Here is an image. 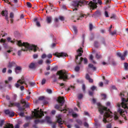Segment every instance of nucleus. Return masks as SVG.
Returning a JSON list of instances; mask_svg holds the SVG:
<instances>
[{"mask_svg":"<svg viewBox=\"0 0 128 128\" xmlns=\"http://www.w3.org/2000/svg\"><path fill=\"white\" fill-rule=\"evenodd\" d=\"M16 64H17L14 61L9 62L7 65V67L11 68L13 67L16 66Z\"/></svg>","mask_w":128,"mask_h":128,"instance_id":"nucleus-15","label":"nucleus"},{"mask_svg":"<svg viewBox=\"0 0 128 128\" xmlns=\"http://www.w3.org/2000/svg\"><path fill=\"white\" fill-rule=\"evenodd\" d=\"M10 116L12 117L14 115V112H10V113L9 114Z\"/></svg>","mask_w":128,"mask_h":128,"instance_id":"nucleus-39","label":"nucleus"},{"mask_svg":"<svg viewBox=\"0 0 128 128\" xmlns=\"http://www.w3.org/2000/svg\"><path fill=\"white\" fill-rule=\"evenodd\" d=\"M76 121L80 125H81L82 124V121L80 120H77Z\"/></svg>","mask_w":128,"mask_h":128,"instance_id":"nucleus-37","label":"nucleus"},{"mask_svg":"<svg viewBox=\"0 0 128 128\" xmlns=\"http://www.w3.org/2000/svg\"><path fill=\"white\" fill-rule=\"evenodd\" d=\"M101 96H103V98H102V99H105L106 97V95L104 94H101Z\"/></svg>","mask_w":128,"mask_h":128,"instance_id":"nucleus-49","label":"nucleus"},{"mask_svg":"<svg viewBox=\"0 0 128 128\" xmlns=\"http://www.w3.org/2000/svg\"><path fill=\"white\" fill-rule=\"evenodd\" d=\"M124 67L125 70H127L128 68V64L126 62L124 63Z\"/></svg>","mask_w":128,"mask_h":128,"instance_id":"nucleus-30","label":"nucleus"},{"mask_svg":"<svg viewBox=\"0 0 128 128\" xmlns=\"http://www.w3.org/2000/svg\"><path fill=\"white\" fill-rule=\"evenodd\" d=\"M57 74L59 75V79H63L64 80L68 78L67 73L66 71L60 70L57 72Z\"/></svg>","mask_w":128,"mask_h":128,"instance_id":"nucleus-9","label":"nucleus"},{"mask_svg":"<svg viewBox=\"0 0 128 128\" xmlns=\"http://www.w3.org/2000/svg\"><path fill=\"white\" fill-rule=\"evenodd\" d=\"M94 121L96 122L95 124V126H98V120L97 119H94Z\"/></svg>","mask_w":128,"mask_h":128,"instance_id":"nucleus-48","label":"nucleus"},{"mask_svg":"<svg viewBox=\"0 0 128 128\" xmlns=\"http://www.w3.org/2000/svg\"><path fill=\"white\" fill-rule=\"evenodd\" d=\"M39 108L36 109H34V111H32V113H34V116L36 118H40L44 116L43 114V111H42V109H40V110H38Z\"/></svg>","mask_w":128,"mask_h":128,"instance_id":"nucleus-8","label":"nucleus"},{"mask_svg":"<svg viewBox=\"0 0 128 128\" xmlns=\"http://www.w3.org/2000/svg\"><path fill=\"white\" fill-rule=\"evenodd\" d=\"M29 123H27L26 124L24 125V128H26L28 126Z\"/></svg>","mask_w":128,"mask_h":128,"instance_id":"nucleus-58","label":"nucleus"},{"mask_svg":"<svg viewBox=\"0 0 128 128\" xmlns=\"http://www.w3.org/2000/svg\"><path fill=\"white\" fill-rule=\"evenodd\" d=\"M59 19L61 21H64V17L62 16H60L59 17Z\"/></svg>","mask_w":128,"mask_h":128,"instance_id":"nucleus-55","label":"nucleus"},{"mask_svg":"<svg viewBox=\"0 0 128 128\" xmlns=\"http://www.w3.org/2000/svg\"><path fill=\"white\" fill-rule=\"evenodd\" d=\"M96 57L98 59L101 57V56L100 55H98L97 53H96Z\"/></svg>","mask_w":128,"mask_h":128,"instance_id":"nucleus-51","label":"nucleus"},{"mask_svg":"<svg viewBox=\"0 0 128 128\" xmlns=\"http://www.w3.org/2000/svg\"><path fill=\"white\" fill-rule=\"evenodd\" d=\"M53 55L54 56H56L58 58H60V57H66L68 56L64 52L58 53V52H56Z\"/></svg>","mask_w":128,"mask_h":128,"instance_id":"nucleus-13","label":"nucleus"},{"mask_svg":"<svg viewBox=\"0 0 128 128\" xmlns=\"http://www.w3.org/2000/svg\"><path fill=\"white\" fill-rule=\"evenodd\" d=\"M16 44L19 46H23L24 48V49L22 48L21 50L18 51V56L21 55L22 51H27L28 50H33L35 52L37 51L38 49V48L36 46L34 45L30 44L27 42H23L22 43L21 40L17 41Z\"/></svg>","mask_w":128,"mask_h":128,"instance_id":"nucleus-3","label":"nucleus"},{"mask_svg":"<svg viewBox=\"0 0 128 128\" xmlns=\"http://www.w3.org/2000/svg\"><path fill=\"white\" fill-rule=\"evenodd\" d=\"M7 40L8 42H10L13 44H14V42H16V44L17 40H15L14 39V40H11V38L10 37H8L7 38Z\"/></svg>","mask_w":128,"mask_h":128,"instance_id":"nucleus-21","label":"nucleus"},{"mask_svg":"<svg viewBox=\"0 0 128 128\" xmlns=\"http://www.w3.org/2000/svg\"><path fill=\"white\" fill-rule=\"evenodd\" d=\"M21 103L22 104H24L22 107L20 106V104L18 103H13L11 102H10V104L9 105V107H12L14 106H16L20 111H23L26 108H28L29 106V104L28 102L27 103L24 100H22L21 101Z\"/></svg>","mask_w":128,"mask_h":128,"instance_id":"nucleus-5","label":"nucleus"},{"mask_svg":"<svg viewBox=\"0 0 128 128\" xmlns=\"http://www.w3.org/2000/svg\"><path fill=\"white\" fill-rule=\"evenodd\" d=\"M98 42L97 41H96L94 42V46L95 47L97 48L98 47Z\"/></svg>","mask_w":128,"mask_h":128,"instance_id":"nucleus-53","label":"nucleus"},{"mask_svg":"<svg viewBox=\"0 0 128 128\" xmlns=\"http://www.w3.org/2000/svg\"><path fill=\"white\" fill-rule=\"evenodd\" d=\"M26 4L28 8H30L32 7V4H31L29 2H26Z\"/></svg>","mask_w":128,"mask_h":128,"instance_id":"nucleus-36","label":"nucleus"},{"mask_svg":"<svg viewBox=\"0 0 128 128\" xmlns=\"http://www.w3.org/2000/svg\"><path fill=\"white\" fill-rule=\"evenodd\" d=\"M84 16H86V17L87 16H86V14H80V15L79 16V18H77V20H80V18H81L82 17H84Z\"/></svg>","mask_w":128,"mask_h":128,"instance_id":"nucleus-28","label":"nucleus"},{"mask_svg":"<svg viewBox=\"0 0 128 128\" xmlns=\"http://www.w3.org/2000/svg\"><path fill=\"white\" fill-rule=\"evenodd\" d=\"M43 60H38V64H42L43 62Z\"/></svg>","mask_w":128,"mask_h":128,"instance_id":"nucleus-33","label":"nucleus"},{"mask_svg":"<svg viewBox=\"0 0 128 128\" xmlns=\"http://www.w3.org/2000/svg\"><path fill=\"white\" fill-rule=\"evenodd\" d=\"M46 57V55L44 54H43L42 56L41 57L42 58H44Z\"/></svg>","mask_w":128,"mask_h":128,"instance_id":"nucleus-59","label":"nucleus"},{"mask_svg":"<svg viewBox=\"0 0 128 128\" xmlns=\"http://www.w3.org/2000/svg\"><path fill=\"white\" fill-rule=\"evenodd\" d=\"M10 112L9 110L8 109L6 110L5 111V113L6 114H9L10 113Z\"/></svg>","mask_w":128,"mask_h":128,"instance_id":"nucleus-38","label":"nucleus"},{"mask_svg":"<svg viewBox=\"0 0 128 128\" xmlns=\"http://www.w3.org/2000/svg\"><path fill=\"white\" fill-rule=\"evenodd\" d=\"M46 82V80L44 78H43L42 81V84L43 85Z\"/></svg>","mask_w":128,"mask_h":128,"instance_id":"nucleus-47","label":"nucleus"},{"mask_svg":"<svg viewBox=\"0 0 128 128\" xmlns=\"http://www.w3.org/2000/svg\"><path fill=\"white\" fill-rule=\"evenodd\" d=\"M127 54V51H125L123 55H122L121 54L120 52H118L117 53V55L119 57H120L121 59L123 60H124V57L126 56Z\"/></svg>","mask_w":128,"mask_h":128,"instance_id":"nucleus-16","label":"nucleus"},{"mask_svg":"<svg viewBox=\"0 0 128 128\" xmlns=\"http://www.w3.org/2000/svg\"><path fill=\"white\" fill-rule=\"evenodd\" d=\"M82 48H80L78 49L77 51V52H79V53L76 56V60L75 62L77 64H80L81 63L82 61L84 60V64H86L87 62V60L86 58H83L82 57H80V59L78 61H77V60H78V56H80L82 55V54L80 52L82 53L83 52V50H82Z\"/></svg>","mask_w":128,"mask_h":128,"instance_id":"nucleus-7","label":"nucleus"},{"mask_svg":"<svg viewBox=\"0 0 128 128\" xmlns=\"http://www.w3.org/2000/svg\"><path fill=\"white\" fill-rule=\"evenodd\" d=\"M35 65L34 63H32L30 64L29 67L30 68L33 69L35 67Z\"/></svg>","mask_w":128,"mask_h":128,"instance_id":"nucleus-26","label":"nucleus"},{"mask_svg":"<svg viewBox=\"0 0 128 128\" xmlns=\"http://www.w3.org/2000/svg\"><path fill=\"white\" fill-rule=\"evenodd\" d=\"M110 33L113 36L116 34V31L115 30L112 32H110Z\"/></svg>","mask_w":128,"mask_h":128,"instance_id":"nucleus-41","label":"nucleus"},{"mask_svg":"<svg viewBox=\"0 0 128 128\" xmlns=\"http://www.w3.org/2000/svg\"><path fill=\"white\" fill-rule=\"evenodd\" d=\"M88 67L89 68H92L94 70H96V68L94 66V65L92 64H88Z\"/></svg>","mask_w":128,"mask_h":128,"instance_id":"nucleus-23","label":"nucleus"},{"mask_svg":"<svg viewBox=\"0 0 128 128\" xmlns=\"http://www.w3.org/2000/svg\"><path fill=\"white\" fill-rule=\"evenodd\" d=\"M15 67L16 68L14 69L15 72L16 74H18L21 71L22 67L21 66H17V64Z\"/></svg>","mask_w":128,"mask_h":128,"instance_id":"nucleus-17","label":"nucleus"},{"mask_svg":"<svg viewBox=\"0 0 128 128\" xmlns=\"http://www.w3.org/2000/svg\"><path fill=\"white\" fill-rule=\"evenodd\" d=\"M93 26L92 24H89V28L90 30L91 31L93 28Z\"/></svg>","mask_w":128,"mask_h":128,"instance_id":"nucleus-46","label":"nucleus"},{"mask_svg":"<svg viewBox=\"0 0 128 128\" xmlns=\"http://www.w3.org/2000/svg\"><path fill=\"white\" fill-rule=\"evenodd\" d=\"M104 15L106 17L108 18L109 17V16L108 12L106 11L105 10L104 12Z\"/></svg>","mask_w":128,"mask_h":128,"instance_id":"nucleus-40","label":"nucleus"},{"mask_svg":"<svg viewBox=\"0 0 128 128\" xmlns=\"http://www.w3.org/2000/svg\"><path fill=\"white\" fill-rule=\"evenodd\" d=\"M1 14L3 16L5 17V19L7 21V23H8L9 21L8 20V11L6 10H3L1 12Z\"/></svg>","mask_w":128,"mask_h":128,"instance_id":"nucleus-12","label":"nucleus"},{"mask_svg":"<svg viewBox=\"0 0 128 128\" xmlns=\"http://www.w3.org/2000/svg\"><path fill=\"white\" fill-rule=\"evenodd\" d=\"M45 97L44 96H40L38 98V100H42L43 101Z\"/></svg>","mask_w":128,"mask_h":128,"instance_id":"nucleus-32","label":"nucleus"},{"mask_svg":"<svg viewBox=\"0 0 128 128\" xmlns=\"http://www.w3.org/2000/svg\"><path fill=\"white\" fill-rule=\"evenodd\" d=\"M6 41V40H4L3 38L1 39L0 40V42H1L5 43Z\"/></svg>","mask_w":128,"mask_h":128,"instance_id":"nucleus-57","label":"nucleus"},{"mask_svg":"<svg viewBox=\"0 0 128 128\" xmlns=\"http://www.w3.org/2000/svg\"><path fill=\"white\" fill-rule=\"evenodd\" d=\"M36 25L38 26H40V24L39 22L38 21H36Z\"/></svg>","mask_w":128,"mask_h":128,"instance_id":"nucleus-64","label":"nucleus"},{"mask_svg":"<svg viewBox=\"0 0 128 128\" xmlns=\"http://www.w3.org/2000/svg\"><path fill=\"white\" fill-rule=\"evenodd\" d=\"M72 28L73 30L74 33L76 34L78 32L77 29L76 27V26H74L72 27Z\"/></svg>","mask_w":128,"mask_h":128,"instance_id":"nucleus-25","label":"nucleus"},{"mask_svg":"<svg viewBox=\"0 0 128 128\" xmlns=\"http://www.w3.org/2000/svg\"><path fill=\"white\" fill-rule=\"evenodd\" d=\"M52 18L51 16H48L46 17V21L48 24H50L51 22Z\"/></svg>","mask_w":128,"mask_h":128,"instance_id":"nucleus-22","label":"nucleus"},{"mask_svg":"<svg viewBox=\"0 0 128 128\" xmlns=\"http://www.w3.org/2000/svg\"><path fill=\"white\" fill-rule=\"evenodd\" d=\"M48 103V102L46 101V100H45V99L43 101V104H47Z\"/></svg>","mask_w":128,"mask_h":128,"instance_id":"nucleus-62","label":"nucleus"},{"mask_svg":"<svg viewBox=\"0 0 128 128\" xmlns=\"http://www.w3.org/2000/svg\"><path fill=\"white\" fill-rule=\"evenodd\" d=\"M6 68H4L2 70V72L3 73H5L6 71Z\"/></svg>","mask_w":128,"mask_h":128,"instance_id":"nucleus-60","label":"nucleus"},{"mask_svg":"<svg viewBox=\"0 0 128 128\" xmlns=\"http://www.w3.org/2000/svg\"><path fill=\"white\" fill-rule=\"evenodd\" d=\"M84 126L87 128L89 127V125L86 122H85L84 124Z\"/></svg>","mask_w":128,"mask_h":128,"instance_id":"nucleus-50","label":"nucleus"},{"mask_svg":"<svg viewBox=\"0 0 128 128\" xmlns=\"http://www.w3.org/2000/svg\"><path fill=\"white\" fill-rule=\"evenodd\" d=\"M46 91L48 92L50 94H51L52 93V91L50 89H47L46 90Z\"/></svg>","mask_w":128,"mask_h":128,"instance_id":"nucleus-54","label":"nucleus"},{"mask_svg":"<svg viewBox=\"0 0 128 128\" xmlns=\"http://www.w3.org/2000/svg\"><path fill=\"white\" fill-rule=\"evenodd\" d=\"M80 70V67L78 66H76L74 69L75 70L76 72Z\"/></svg>","mask_w":128,"mask_h":128,"instance_id":"nucleus-34","label":"nucleus"},{"mask_svg":"<svg viewBox=\"0 0 128 128\" xmlns=\"http://www.w3.org/2000/svg\"><path fill=\"white\" fill-rule=\"evenodd\" d=\"M14 17V14L12 12H11L10 13V17L11 18H12Z\"/></svg>","mask_w":128,"mask_h":128,"instance_id":"nucleus-35","label":"nucleus"},{"mask_svg":"<svg viewBox=\"0 0 128 128\" xmlns=\"http://www.w3.org/2000/svg\"><path fill=\"white\" fill-rule=\"evenodd\" d=\"M35 117L34 115L32 116H26L25 117V118L26 120H32L34 117Z\"/></svg>","mask_w":128,"mask_h":128,"instance_id":"nucleus-27","label":"nucleus"},{"mask_svg":"<svg viewBox=\"0 0 128 128\" xmlns=\"http://www.w3.org/2000/svg\"><path fill=\"white\" fill-rule=\"evenodd\" d=\"M24 112H20L19 114V115L20 116L23 117L24 116Z\"/></svg>","mask_w":128,"mask_h":128,"instance_id":"nucleus-52","label":"nucleus"},{"mask_svg":"<svg viewBox=\"0 0 128 128\" xmlns=\"http://www.w3.org/2000/svg\"><path fill=\"white\" fill-rule=\"evenodd\" d=\"M45 121L44 120H40L39 119L36 120L34 121V122L35 124L33 125V127H34V128H38L36 127V124L40 123L42 124L44 123Z\"/></svg>","mask_w":128,"mask_h":128,"instance_id":"nucleus-10","label":"nucleus"},{"mask_svg":"<svg viewBox=\"0 0 128 128\" xmlns=\"http://www.w3.org/2000/svg\"><path fill=\"white\" fill-rule=\"evenodd\" d=\"M4 121L3 120H1L0 122V126L2 127L4 123Z\"/></svg>","mask_w":128,"mask_h":128,"instance_id":"nucleus-45","label":"nucleus"},{"mask_svg":"<svg viewBox=\"0 0 128 128\" xmlns=\"http://www.w3.org/2000/svg\"><path fill=\"white\" fill-rule=\"evenodd\" d=\"M9 82L8 80H5L4 82H0V90H1L4 87L6 86V84H8Z\"/></svg>","mask_w":128,"mask_h":128,"instance_id":"nucleus-14","label":"nucleus"},{"mask_svg":"<svg viewBox=\"0 0 128 128\" xmlns=\"http://www.w3.org/2000/svg\"><path fill=\"white\" fill-rule=\"evenodd\" d=\"M83 97V95L82 94H78V97L79 99H81Z\"/></svg>","mask_w":128,"mask_h":128,"instance_id":"nucleus-31","label":"nucleus"},{"mask_svg":"<svg viewBox=\"0 0 128 128\" xmlns=\"http://www.w3.org/2000/svg\"><path fill=\"white\" fill-rule=\"evenodd\" d=\"M4 128H14V127L12 124L8 123V124H6L4 126Z\"/></svg>","mask_w":128,"mask_h":128,"instance_id":"nucleus-19","label":"nucleus"},{"mask_svg":"<svg viewBox=\"0 0 128 128\" xmlns=\"http://www.w3.org/2000/svg\"><path fill=\"white\" fill-rule=\"evenodd\" d=\"M29 84L31 86H34L35 84V82H29Z\"/></svg>","mask_w":128,"mask_h":128,"instance_id":"nucleus-43","label":"nucleus"},{"mask_svg":"<svg viewBox=\"0 0 128 128\" xmlns=\"http://www.w3.org/2000/svg\"><path fill=\"white\" fill-rule=\"evenodd\" d=\"M57 118V122L59 124V126H60V128H62L63 126H61V125L63 124L62 121V119L61 118V116L59 114L56 116Z\"/></svg>","mask_w":128,"mask_h":128,"instance_id":"nucleus-11","label":"nucleus"},{"mask_svg":"<svg viewBox=\"0 0 128 128\" xmlns=\"http://www.w3.org/2000/svg\"><path fill=\"white\" fill-rule=\"evenodd\" d=\"M98 109V111L101 114H103L105 112L104 115L103 121L105 123L110 122L112 120V118L113 116L110 115L109 112L111 114L112 112L110 111L109 109H108L107 107L102 106L100 103L97 104Z\"/></svg>","mask_w":128,"mask_h":128,"instance_id":"nucleus-1","label":"nucleus"},{"mask_svg":"<svg viewBox=\"0 0 128 128\" xmlns=\"http://www.w3.org/2000/svg\"><path fill=\"white\" fill-rule=\"evenodd\" d=\"M101 15V13L100 11L99 10H97L95 12L94 14H93L92 16L93 17V15L96 16H100Z\"/></svg>","mask_w":128,"mask_h":128,"instance_id":"nucleus-20","label":"nucleus"},{"mask_svg":"<svg viewBox=\"0 0 128 128\" xmlns=\"http://www.w3.org/2000/svg\"><path fill=\"white\" fill-rule=\"evenodd\" d=\"M38 56L37 54H34L33 55V58L34 59L36 58H38Z\"/></svg>","mask_w":128,"mask_h":128,"instance_id":"nucleus-61","label":"nucleus"},{"mask_svg":"<svg viewBox=\"0 0 128 128\" xmlns=\"http://www.w3.org/2000/svg\"><path fill=\"white\" fill-rule=\"evenodd\" d=\"M46 120L48 124H50L52 122L51 120H50V118L48 116H46Z\"/></svg>","mask_w":128,"mask_h":128,"instance_id":"nucleus-24","label":"nucleus"},{"mask_svg":"<svg viewBox=\"0 0 128 128\" xmlns=\"http://www.w3.org/2000/svg\"><path fill=\"white\" fill-rule=\"evenodd\" d=\"M86 79L88 80L90 78V76L88 74H86Z\"/></svg>","mask_w":128,"mask_h":128,"instance_id":"nucleus-44","label":"nucleus"},{"mask_svg":"<svg viewBox=\"0 0 128 128\" xmlns=\"http://www.w3.org/2000/svg\"><path fill=\"white\" fill-rule=\"evenodd\" d=\"M18 82H17V83H16V84H15V86L17 88H18L19 86H20V85L18 83Z\"/></svg>","mask_w":128,"mask_h":128,"instance_id":"nucleus-63","label":"nucleus"},{"mask_svg":"<svg viewBox=\"0 0 128 128\" xmlns=\"http://www.w3.org/2000/svg\"><path fill=\"white\" fill-rule=\"evenodd\" d=\"M120 96L122 98V102L121 103H118L117 106L119 107L118 112L122 117H124V119L125 120H127L126 117L125 116V113L127 114V109H128V108L127 105V102L128 101V99L126 100L124 98H122L124 95L122 93H120Z\"/></svg>","mask_w":128,"mask_h":128,"instance_id":"nucleus-2","label":"nucleus"},{"mask_svg":"<svg viewBox=\"0 0 128 128\" xmlns=\"http://www.w3.org/2000/svg\"><path fill=\"white\" fill-rule=\"evenodd\" d=\"M57 69V67H56V66L54 67L51 68V71H56V70Z\"/></svg>","mask_w":128,"mask_h":128,"instance_id":"nucleus-42","label":"nucleus"},{"mask_svg":"<svg viewBox=\"0 0 128 128\" xmlns=\"http://www.w3.org/2000/svg\"><path fill=\"white\" fill-rule=\"evenodd\" d=\"M57 101L60 104V105H59L58 104H56L55 105L54 108L60 111L61 112L65 111L64 112V113H66V112L67 111V110L65 108L61 109V108L60 107V106H63L65 102V101L64 97L62 96L61 97L60 96L58 98Z\"/></svg>","mask_w":128,"mask_h":128,"instance_id":"nucleus-6","label":"nucleus"},{"mask_svg":"<svg viewBox=\"0 0 128 128\" xmlns=\"http://www.w3.org/2000/svg\"><path fill=\"white\" fill-rule=\"evenodd\" d=\"M24 78L23 77L21 78V79H19L17 81V82H19L21 84H24L26 85V87H27L28 86H27L26 84L25 83V80H24Z\"/></svg>","mask_w":128,"mask_h":128,"instance_id":"nucleus-18","label":"nucleus"},{"mask_svg":"<svg viewBox=\"0 0 128 128\" xmlns=\"http://www.w3.org/2000/svg\"><path fill=\"white\" fill-rule=\"evenodd\" d=\"M88 4V7L90 9L94 10L97 8V6L92 1L88 2V1H86L84 0H75L73 2L72 5L75 7H78L79 6L81 7L82 6Z\"/></svg>","mask_w":128,"mask_h":128,"instance_id":"nucleus-4","label":"nucleus"},{"mask_svg":"<svg viewBox=\"0 0 128 128\" xmlns=\"http://www.w3.org/2000/svg\"><path fill=\"white\" fill-rule=\"evenodd\" d=\"M46 57L48 58H51L52 57V55L51 54H49L46 55Z\"/></svg>","mask_w":128,"mask_h":128,"instance_id":"nucleus-56","label":"nucleus"},{"mask_svg":"<svg viewBox=\"0 0 128 128\" xmlns=\"http://www.w3.org/2000/svg\"><path fill=\"white\" fill-rule=\"evenodd\" d=\"M114 119L115 120H117L118 118V114H117V113L116 112H115L114 113Z\"/></svg>","mask_w":128,"mask_h":128,"instance_id":"nucleus-29","label":"nucleus"}]
</instances>
